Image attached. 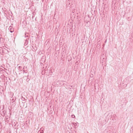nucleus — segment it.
Listing matches in <instances>:
<instances>
[{
	"instance_id": "bb28decb",
	"label": "nucleus",
	"mask_w": 133,
	"mask_h": 133,
	"mask_svg": "<svg viewBox=\"0 0 133 133\" xmlns=\"http://www.w3.org/2000/svg\"><path fill=\"white\" fill-rule=\"evenodd\" d=\"M26 77V76H24L23 77V78H25V77Z\"/></svg>"
},
{
	"instance_id": "2eb2a0df",
	"label": "nucleus",
	"mask_w": 133,
	"mask_h": 133,
	"mask_svg": "<svg viewBox=\"0 0 133 133\" xmlns=\"http://www.w3.org/2000/svg\"><path fill=\"white\" fill-rule=\"evenodd\" d=\"M72 124H73L74 125L75 127H76V126L77 124L75 123H72Z\"/></svg>"
},
{
	"instance_id": "423d86ee",
	"label": "nucleus",
	"mask_w": 133,
	"mask_h": 133,
	"mask_svg": "<svg viewBox=\"0 0 133 133\" xmlns=\"http://www.w3.org/2000/svg\"><path fill=\"white\" fill-rule=\"evenodd\" d=\"M49 72L50 75H51L52 74L53 71L52 70H49Z\"/></svg>"
},
{
	"instance_id": "5701e85b",
	"label": "nucleus",
	"mask_w": 133,
	"mask_h": 133,
	"mask_svg": "<svg viewBox=\"0 0 133 133\" xmlns=\"http://www.w3.org/2000/svg\"><path fill=\"white\" fill-rule=\"evenodd\" d=\"M18 67L20 69H22V67L21 66H19Z\"/></svg>"
},
{
	"instance_id": "412c9836",
	"label": "nucleus",
	"mask_w": 133,
	"mask_h": 133,
	"mask_svg": "<svg viewBox=\"0 0 133 133\" xmlns=\"http://www.w3.org/2000/svg\"><path fill=\"white\" fill-rule=\"evenodd\" d=\"M4 79L5 78L6 79V80H7V77H6V76H4Z\"/></svg>"
},
{
	"instance_id": "f257e3e1",
	"label": "nucleus",
	"mask_w": 133,
	"mask_h": 133,
	"mask_svg": "<svg viewBox=\"0 0 133 133\" xmlns=\"http://www.w3.org/2000/svg\"><path fill=\"white\" fill-rule=\"evenodd\" d=\"M27 67L25 66H24V67L23 68V71L24 72H25V73H26L28 71L27 69Z\"/></svg>"
},
{
	"instance_id": "c85d7f7f",
	"label": "nucleus",
	"mask_w": 133,
	"mask_h": 133,
	"mask_svg": "<svg viewBox=\"0 0 133 133\" xmlns=\"http://www.w3.org/2000/svg\"><path fill=\"white\" fill-rule=\"evenodd\" d=\"M4 69H5V70H7V69H5V68H4Z\"/></svg>"
},
{
	"instance_id": "7ed1b4c3",
	"label": "nucleus",
	"mask_w": 133,
	"mask_h": 133,
	"mask_svg": "<svg viewBox=\"0 0 133 133\" xmlns=\"http://www.w3.org/2000/svg\"><path fill=\"white\" fill-rule=\"evenodd\" d=\"M29 40V38H27L26 39H25V42L24 43V45L25 46L28 43V41Z\"/></svg>"
},
{
	"instance_id": "dca6fc26",
	"label": "nucleus",
	"mask_w": 133,
	"mask_h": 133,
	"mask_svg": "<svg viewBox=\"0 0 133 133\" xmlns=\"http://www.w3.org/2000/svg\"><path fill=\"white\" fill-rule=\"evenodd\" d=\"M23 58H24V59H25V61H28V59L27 58H25V57H23Z\"/></svg>"
},
{
	"instance_id": "6e6552de",
	"label": "nucleus",
	"mask_w": 133,
	"mask_h": 133,
	"mask_svg": "<svg viewBox=\"0 0 133 133\" xmlns=\"http://www.w3.org/2000/svg\"><path fill=\"white\" fill-rule=\"evenodd\" d=\"M66 54V52L65 51H63L62 52V56H63V55H65Z\"/></svg>"
},
{
	"instance_id": "6ab92c4d",
	"label": "nucleus",
	"mask_w": 133,
	"mask_h": 133,
	"mask_svg": "<svg viewBox=\"0 0 133 133\" xmlns=\"http://www.w3.org/2000/svg\"><path fill=\"white\" fill-rule=\"evenodd\" d=\"M75 64L77 65L78 64V61H77L75 62Z\"/></svg>"
},
{
	"instance_id": "f3484780",
	"label": "nucleus",
	"mask_w": 133,
	"mask_h": 133,
	"mask_svg": "<svg viewBox=\"0 0 133 133\" xmlns=\"http://www.w3.org/2000/svg\"><path fill=\"white\" fill-rule=\"evenodd\" d=\"M108 113L107 112L105 113V114H104V115L105 116H108Z\"/></svg>"
},
{
	"instance_id": "cd10ccee",
	"label": "nucleus",
	"mask_w": 133,
	"mask_h": 133,
	"mask_svg": "<svg viewBox=\"0 0 133 133\" xmlns=\"http://www.w3.org/2000/svg\"><path fill=\"white\" fill-rule=\"evenodd\" d=\"M29 75H28V76H27V78L28 77H29Z\"/></svg>"
},
{
	"instance_id": "4be33fe9",
	"label": "nucleus",
	"mask_w": 133,
	"mask_h": 133,
	"mask_svg": "<svg viewBox=\"0 0 133 133\" xmlns=\"http://www.w3.org/2000/svg\"><path fill=\"white\" fill-rule=\"evenodd\" d=\"M9 50H10V49H9V50H6V52H9Z\"/></svg>"
},
{
	"instance_id": "393cba45",
	"label": "nucleus",
	"mask_w": 133,
	"mask_h": 133,
	"mask_svg": "<svg viewBox=\"0 0 133 133\" xmlns=\"http://www.w3.org/2000/svg\"><path fill=\"white\" fill-rule=\"evenodd\" d=\"M8 79H9L10 80V82H11V79H10V78H8Z\"/></svg>"
},
{
	"instance_id": "7c9ffc66",
	"label": "nucleus",
	"mask_w": 133,
	"mask_h": 133,
	"mask_svg": "<svg viewBox=\"0 0 133 133\" xmlns=\"http://www.w3.org/2000/svg\"><path fill=\"white\" fill-rule=\"evenodd\" d=\"M12 100L14 101V99H12Z\"/></svg>"
},
{
	"instance_id": "f8f14e48",
	"label": "nucleus",
	"mask_w": 133,
	"mask_h": 133,
	"mask_svg": "<svg viewBox=\"0 0 133 133\" xmlns=\"http://www.w3.org/2000/svg\"><path fill=\"white\" fill-rule=\"evenodd\" d=\"M44 131L43 130H42L41 131H38V133H43Z\"/></svg>"
},
{
	"instance_id": "aec40b11",
	"label": "nucleus",
	"mask_w": 133,
	"mask_h": 133,
	"mask_svg": "<svg viewBox=\"0 0 133 133\" xmlns=\"http://www.w3.org/2000/svg\"><path fill=\"white\" fill-rule=\"evenodd\" d=\"M4 14L5 16V17H7V14H6V13H5V12H4Z\"/></svg>"
},
{
	"instance_id": "0eeeda50",
	"label": "nucleus",
	"mask_w": 133,
	"mask_h": 133,
	"mask_svg": "<svg viewBox=\"0 0 133 133\" xmlns=\"http://www.w3.org/2000/svg\"><path fill=\"white\" fill-rule=\"evenodd\" d=\"M4 49L2 50L3 52H5L6 53V50L7 49H6L5 48H4Z\"/></svg>"
},
{
	"instance_id": "c756f323",
	"label": "nucleus",
	"mask_w": 133,
	"mask_h": 133,
	"mask_svg": "<svg viewBox=\"0 0 133 133\" xmlns=\"http://www.w3.org/2000/svg\"><path fill=\"white\" fill-rule=\"evenodd\" d=\"M5 71V72H6L7 74H8Z\"/></svg>"
},
{
	"instance_id": "9b49d317",
	"label": "nucleus",
	"mask_w": 133,
	"mask_h": 133,
	"mask_svg": "<svg viewBox=\"0 0 133 133\" xmlns=\"http://www.w3.org/2000/svg\"><path fill=\"white\" fill-rule=\"evenodd\" d=\"M2 9L4 11H7V9L5 8H2Z\"/></svg>"
},
{
	"instance_id": "2f4dec72",
	"label": "nucleus",
	"mask_w": 133,
	"mask_h": 133,
	"mask_svg": "<svg viewBox=\"0 0 133 133\" xmlns=\"http://www.w3.org/2000/svg\"><path fill=\"white\" fill-rule=\"evenodd\" d=\"M64 51H65V50H64Z\"/></svg>"
},
{
	"instance_id": "39448f33",
	"label": "nucleus",
	"mask_w": 133,
	"mask_h": 133,
	"mask_svg": "<svg viewBox=\"0 0 133 133\" xmlns=\"http://www.w3.org/2000/svg\"><path fill=\"white\" fill-rule=\"evenodd\" d=\"M5 111H4V110H3L2 111V116H3V117H4L5 114Z\"/></svg>"
},
{
	"instance_id": "1a4fd4ad",
	"label": "nucleus",
	"mask_w": 133,
	"mask_h": 133,
	"mask_svg": "<svg viewBox=\"0 0 133 133\" xmlns=\"http://www.w3.org/2000/svg\"><path fill=\"white\" fill-rule=\"evenodd\" d=\"M69 0H68V1L66 2L67 4L69 6H70L69 5H70V3H69V2H70Z\"/></svg>"
},
{
	"instance_id": "4468645a",
	"label": "nucleus",
	"mask_w": 133,
	"mask_h": 133,
	"mask_svg": "<svg viewBox=\"0 0 133 133\" xmlns=\"http://www.w3.org/2000/svg\"><path fill=\"white\" fill-rule=\"evenodd\" d=\"M9 82L8 81H7L6 82V85H7L8 84H9Z\"/></svg>"
},
{
	"instance_id": "b1692460",
	"label": "nucleus",
	"mask_w": 133,
	"mask_h": 133,
	"mask_svg": "<svg viewBox=\"0 0 133 133\" xmlns=\"http://www.w3.org/2000/svg\"><path fill=\"white\" fill-rule=\"evenodd\" d=\"M25 37H28V36L27 35H26V34H25Z\"/></svg>"
},
{
	"instance_id": "ddd939ff",
	"label": "nucleus",
	"mask_w": 133,
	"mask_h": 133,
	"mask_svg": "<svg viewBox=\"0 0 133 133\" xmlns=\"http://www.w3.org/2000/svg\"><path fill=\"white\" fill-rule=\"evenodd\" d=\"M71 117L72 118H74L75 117V116L74 115H72L71 116Z\"/></svg>"
},
{
	"instance_id": "a211bd4d",
	"label": "nucleus",
	"mask_w": 133,
	"mask_h": 133,
	"mask_svg": "<svg viewBox=\"0 0 133 133\" xmlns=\"http://www.w3.org/2000/svg\"><path fill=\"white\" fill-rule=\"evenodd\" d=\"M30 79H29L28 77L26 79V81L27 82H28L30 80Z\"/></svg>"
},
{
	"instance_id": "473e14b6",
	"label": "nucleus",
	"mask_w": 133,
	"mask_h": 133,
	"mask_svg": "<svg viewBox=\"0 0 133 133\" xmlns=\"http://www.w3.org/2000/svg\"><path fill=\"white\" fill-rule=\"evenodd\" d=\"M123 106V105H122V107Z\"/></svg>"
},
{
	"instance_id": "a878e982",
	"label": "nucleus",
	"mask_w": 133,
	"mask_h": 133,
	"mask_svg": "<svg viewBox=\"0 0 133 133\" xmlns=\"http://www.w3.org/2000/svg\"><path fill=\"white\" fill-rule=\"evenodd\" d=\"M4 48H7V49H8V48H7L5 46H4L3 47Z\"/></svg>"
},
{
	"instance_id": "f03ea898",
	"label": "nucleus",
	"mask_w": 133,
	"mask_h": 133,
	"mask_svg": "<svg viewBox=\"0 0 133 133\" xmlns=\"http://www.w3.org/2000/svg\"><path fill=\"white\" fill-rule=\"evenodd\" d=\"M8 29L11 33H12L14 31V28H13L12 26H11L9 27Z\"/></svg>"
},
{
	"instance_id": "9d476101",
	"label": "nucleus",
	"mask_w": 133,
	"mask_h": 133,
	"mask_svg": "<svg viewBox=\"0 0 133 133\" xmlns=\"http://www.w3.org/2000/svg\"><path fill=\"white\" fill-rule=\"evenodd\" d=\"M21 99L23 101H25L26 100V99H25V98H24L22 96L21 97Z\"/></svg>"
},
{
	"instance_id": "20e7f679",
	"label": "nucleus",
	"mask_w": 133,
	"mask_h": 133,
	"mask_svg": "<svg viewBox=\"0 0 133 133\" xmlns=\"http://www.w3.org/2000/svg\"><path fill=\"white\" fill-rule=\"evenodd\" d=\"M68 61L69 62L70 61H71L72 59V58L70 56H68Z\"/></svg>"
}]
</instances>
